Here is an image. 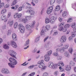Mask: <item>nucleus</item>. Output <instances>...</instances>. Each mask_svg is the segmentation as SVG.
Listing matches in <instances>:
<instances>
[{
  "label": "nucleus",
  "instance_id": "nucleus-64",
  "mask_svg": "<svg viewBox=\"0 0 76 76\" xmlns=\"http://www.w3.org/2000/svg\"><path fill=\"white\" fill-rule=\"evenodd\" d=\"M76 35V34H75V33L72 32V37H75V35Z\"/></svg>",
  "mask_w": 76,
  "mask_h": 76
},
{
  "label": "nucleus",
  "instance_id": "nucleus-61",
  "mask_svg": "<svg viewBox=\"0 0 76 76\" xmlns=\"http://www.w3.org/2000/svg\"><path fill=\"white\" fill-rule=\"evenodd\" d=\"M62 31H63V32H66L67 31V28H66L64 27V28L62 29Z\"/></svg>",
  "mask_w": 76,
  "mask_h": 76
},
{
  "label": "nucleus",
  "instance_id": "nucleus-30",
  "mask_svg": "<svg viewBox=\"0 0 76 76\" xmlns=\"http://www.w3.org/2000/svg\"><path fill=\"white\" fill-rule=\"evenodd\" d=\"M32 1L35 4H38L39 2V0H32Z\"/></svg>",
  "mask_w": 76,
  "mask_h": 76
},
{
  "label": "nucleus",
  "instance_id": "nucleus-39",
  "mask_svg": "<svg viewBox=\"0 0 76 76\" xmlns=\"http://www.w3.org/2000/svg\"><path fill=\"white\" fill-rule=\"evenodd\" d=\"M35 72H34L31 73L30 74H29L28 76H33L35 75Z\"/></svg>",
  "mask_w": 76,
  "mask_h": 76
},
{
  "label": "nucleus",
  "instance_id": "nucleus-58",
  "mask_svg": "<svg viewBox=\"0 0 76 76\" xmlns=\"http://www.w3.org/2000/svg\"><path fill=\"white\" fill-rule=\"evenodd\" d=\"M48 75V73L47 72H45L43 74V76H47Z\"/></svg>",
  "mask_w": 76,
  "mask_h": 76
},
{
  "label": "nucleus",
  "instance_id": "nucleus-28",
  "mask_svg": "<svg viewBox=\"0 0 76 76\" xmlns=\"http://www.w3.org/2000/svg\"><path fill=\"white\" fill-rule=\"evenodd\" d=\"M53 69H56L57 68V65L55 64H53V65L52 66Z\"/></svg>",
  "mask_w": 76,
  "mask_h": 76
},
{
  "label": "nucleus",
  "instance_id": "nucleus-25",
  "mask_svg": "<svg viewBox=\"0 0 76 76\" xmlns=\"http://www.w3.org/2000/svg\"><path fill=\"white\" fill-rule=\"evenodd\" d=\"M50 23V20L48 18H46L45 19V23L47 24Z\"/></svg>",
  "mask_w": 76,
  "mask_h": 76
},
{
  "label": "nucleus",
  "instance_id": "nucleus-37",
  "mask_svg": "<svg viewBox=\"0 0 76 76\" xmlns=\"http://www.w3.org/2000/svg\"><path fill=\"white\" fill-rule=\"evenodd\" d=\"M53 55L54 56L56 57V56H58V52H55L53 53Z\"/></svg>",
  "mask_w": 76,
  "mask_h": 76
},
{
  "label": "nucleus",
  "instance_id": "nucleus-24",
  "mask_svg": "<svg viewBox=\"0 0 76 76\" xmlns=\"http://www.w3.org/2000/svg\"><path fill=\"white\" fill-rule=\"evenodd\" d=\"M69 64L70 66H75V62L73 61H72L70 62L69 63Z\"/></svg>",
  "mask_w": 76,
  "mask_h": 76
},
{
  "label": "nucleus",
  "instance_id": "nucleus-21",
  "mask_svg": "<svg viewBox=\"0 0 76 76\" xmlns=\"http://www.w3.org/2000/svg\"><path fill=\"white\" fill-rule=\"evenodd\" d=\"M3 48H4V49L8 50V49L9 48V46H8L7 45L5 44L4 45Z\"/></svg>",
  "mask_w": 76,
  "mask_h": 76
},
{
  "label": "nucleus",
  "instance_id": "nucleus-38",
  "mask_svg": "<svg viewBox=\"0 0 76 76\" xmlns=\"http://www.w3.org/2000/svg\"><path fill=\"white\" fill-rule=\"evenodd\" d=\"M52 12V11H51V10H50L48 9L47 11V13L48 14V15H49V14H50Z\"/></svg>",
  "mask_w": 76,
  "mask_h": 76
},
{
  "label": "nucleus",
  "instance_id": "nucleus-50",
  "mask_svg": "<svg viewBox=\"0 0 76 76\" xmlns=\"http://www.w3.org/2000/svg\"><path fill=\"white\" fill-rule=\"evenodd\" d=\"M51 11L53 12V6H51L50 7H49V8L48 9Z\"/></svg>",
  "mask_w": 76,
  "mask_h": 76
},
{
  "label": "nucleus",
  "instance_id": "nucleus-18",
  "mask_svg": "<svg viewBox=\"0 0 76 76\" xmlns=\"http://www.w3.org/2000/svg\"><path fill=\"white\" fill-rule=\"evenodd\" d=\"M58 66L63 67V66H64V64H63L62 61H61L58 62Z\"/></svg>",
  "mask_w": 76,
  "mask_h": 76
},
{
  "label": "nucleus",
  "instance_id": "nucleus-36",
  "mask_svg": "<svg viewBox=\"0 0 76 76\" xmlns=\"http://www.w3.org/2000/svg\"><path fill=\"white\" fill-rule=\"evenodd\" d=\"M35 66L34 65H31L28 67V69H33V68H34Z\"/></svg>",
  "mask_w": 76,
  "mask_h": 76
},
{
  "label": "nucleus",
  "instance_id": "nucleus-46",
  "mask_svg": "<svg viewBox=\"0 0 76 76\" xmlns=\"http://www.w3.org/2000/svg\"><path fill=\"white\" fill-rule=\"evenodd\" d=\"M64 28H69L70 27V25L69 24H66L65 26H64Z\"/></svg>",
  "mask_w": 76,
  "mask_h": 76
},
{
  "label": "nucleus",
  "instance_id": "nucleus-16",
  "mask_svg": "<svg viewBox=\"0 0 76 76\" xmlns=\"http://www.w3.org/2000/svg\"><path fill=\"white\" fill-rule=\"evenodd\" d=\"M50 28V26L49 25L46 26L45 28V31H48Z\"/></svg>",
  "mask_w": 76,
  "mask_h": 76
},
{
  "label": "nucleus",
  "instance_id": "nucleus-29",
  "mask_svg": "<svg viewBox=\"0 0 76 76\" xmlns=\"http://www.w3.org/2000/svg\"><path fill=\"white\" fill-rule=\"evenodd\" d=\"M36 22H35V21H33L32 23L31 24V26L32 27L34 26L35 25V23Z\"/></svg>",
  "mask_w": 76,
  "mask_h": 76
},
{
  "label": "nucleus",
  "instance_id": "nucleus-49",
  "mask_svg": "<svg viewBox=\"0 0 76 76\" xmlns=\"http://www.w3.org/2000/svg\"><path fill=\"white\" fill-rule=\"evenodd\" d=\"M13 21H12L10 22L9 26L10 27L12 26H13Z\"/></svg>",
  "mask_w": 76,
  "mask_h": 76
},
{
  "label": "nucleus",
  "instance_id": "nucleus-10",
  "mask_svg": "<svg viewBox=\"0 0 76 76\" xmlns=\"http://www.w3.org/2000/svg\"><path fill=\"white\" fill-rule=\"evenodd\" d=\"M65 69L66 71L69 72V71H70L71 69V67L69 65H67L65 66Z\"/></svg>",
  "mask_w": 76,
  "mask_h": 76
},
{
  "label": "nucleus",
  "instance_id": "nucleus-26",
  "mask_svg": "<svg viewBox=\"0 0 76 76\" xmlns=\"http://www.w3.org/2000/svg\"><path fill=\"white\" fill-rule=\"evenodd\" d=\"M65 56L66 57H68V56H69V53L68 52H65L64 54Z\"/></svg>",
  "mask_w": 76,
  "mask_h": 76
},
{
  "label": "nucleus",
  "instance_id": "nucleus-55",
  "mask_svg": "<svg viewBox=\"0 0 76 76\" xmlns=\"http://www.w3.org/2000/svg\"><path fill=\"white\" fill-rule=\"evenodd\" d=\"M14 18H18V13H15L14 14Z\"/></svg>",
  "mask_w": 76,
  "mask_h": 76
},
{
  "label": "nucleus",
  "instance_id": "nucleus-14",
  "mask_svg": "<svg viewBox=\"0 0 76 76\" xmlns=\"http://www.w3.org/2000/svg\"><path fill=\"white\" fill-rule=\"evenodd\" d=\"M12 38L14 41L17 40V36L15 34H13L12 35Z\"/></svg>",
  "mask_w": 76,
  "mask_h": 76
},
{
  "label": "nucleus",
  "instance_id": "nucleus-19",
  "mask_svg": "<svg viewBox=\"0 0 76 76\" xmlns=\"http://www.w3.org/2000/svg\"><path fill=\"white\" fill-rule=\"evenodd\" d=\"M53 62H49L48 63V67H50V68H51V67H52L53 66Z\"/></svg>",
  "mask_w": 76,
  "mask_h": 76
},
{
  "label": "nucleus",
  "instance_id": "nucleus-42",
  "mask_svg": "<svg viewBox=\"0 0 76 76\" xmlns=\"http://www.w3.org/2000/svg\"><path fill=\"white\" fill-rule=\"evenodd\" d=\"M52 53V51L51 50L47 52V55H48V56H50V55Z\"/></svg>",
  "mask_w": 76,
  "mask_h": 76
},
{
  "label": "nucleus",
  "instance_id": "nucleus-5",
  "mask_svg": "<svg viewBox=\"0 0 76 76\" xmlns=\"http://www.w3.org/2000/svg\"><path fill=\"white\" fill-rule=\"evenodd\" d=\"M64 25V22H62L58 25L59 28H58V29L59 31H62Z\"/></svg>",
  "mask_w": 76,
  "mask_h": 76
},
{
  "label": "nucleus",
  "instance_id": "nucleus-6",
  "mask_svg": "<svg viewBox=\"0 0 76 76\" xmlns=\"http://www.w3.org/2000/svg\"><path fill=\"white\" fill-rule=\"evenodd\" d=\"M11 45L12 47L14 48H16V47H17V45L15 42L12 41H11Z\"/></svg>",
  "mask_w": 76,
  "mask_h": 76
},
{
  "label": "nucleus",
  "instance_id": "nucleus-23",
  "mask_svg": "<svg viewBox=\"0 0 76 76\" xmlns=\"http://www.w3.org/2000/svg\"><path fill=\"white\" fill-rule=\"evenodd\" d=\"M60 7L59 5L57 6L55 8V11H58L60 10Z\"/></svg>",
  "mask_w": 76,
  "mask_h": 76
},
{
  "label": "nucleus",
  "instance_id": "nucleus-20",
  "mask_svg": "<svg viewBox=\"0 0 76 76\" xmlns=\"http://www.w3.org/2000/svg\"><path fill=\"white\" fill-rule=\"evenodd\" d=\"M65 51V48H62L60 49V53H63Z\"/></svg>",
  "mask_w": 76,
  "mask_h": 76
},
{
  "label": "nucleus",
  "instance_id": "nucleus-44",
  "mask_svg": "<svg viewBox=\"0 0 76 76\" xmlns=\"http://www.w3.org/2000/svg\"><path fill=\"white\" fill-rule=\"evenodd\" d=\"M60 41L61 42L64 43L66 41L63 39L62 37H61L60 39Z\"/></svg>",
  "mask_w": 76,
  "mask_h": 76
},
{
  "label": "nucleus",
  "instance_id": "nucleus-43",
  "mask_svg": "<svg viewBox=\"0 0 76 76\" xmlns=\"http://www.w3.org/2000/svg\"><path fill=\"white\" fill-rule=\"evenodd\" d=\"M44 34V30L42 29L40 33V35H43Z\"/></svg>",
  "mask_w": 76,
  "mask_h": 76
},
{
  "label": "nucleus",
  "instance_id": "nucleus-45",
  "mask_svg": "<svg viewBox=\"0 0 76 76\" xmlns=\"http://www.w3.org/2000/svg\"><path fill=\"white\" fill-rule=\"evenodd\" d=\"M73 50L72 49V48H70L69 49V51L71 54H72V52H73Z\"/></svg>",
  "mask_w": 76,
  "mask_h": 76
},
{
  "label": "nucleus",
  "instance_id": "nucleus-47",
  "mask_svg": "<svg viewBox=\"0 0 76 76\" xmlns=\"http://www.w3.org/2000/svg\"><path fill=\"white\" fill-rule=\"evenodd\" d=\"M17 26H18V23L15 22V24L14 26V28H17Z\"/></svg>",
  "mask_w": 76,
  "mask_h": 76
},
{
  "label": "nucleus",
  "instance_id": "nucleus-15",
  "mask_svg": "<svg viewBox=\"0 0 76 76\" xmlns=\"http://www.w3.org/2000/svg\"><path fill=\"white\" fill-rule=\"evenodd\" d=\"M26 28L27 30H28V31H30V29H31V28H32V27L30 25H29L28 24L26 26Z\"/></svg>",
  "mask_w": 76,
  "mask_h": 76
},
{
  "label": "nucleus",
  "instance_id": "nucleus-53",
  "mask_svg": "<svg viewBox=\"0 0 76 76\" xmlns=\"http://www.w3.org/2000/svg\"><path fill=\"white\" fill-rule=\"evenodd\" d=\"M26 62H24V63H23V64H21V66H27V65H28V63L27 64H26Z\"/></svg>",
  "mask_w": 76,
  "mask_h": 76
},
{
  "label": "nucleus",
  "instance_id": "nucleus-62",
  "mask_svg": "<svg viewBox=\"0 0 76 76\" xmlns=\"http://www.w3.org/2000/svg\"><path fill=\"white\" fill-rule=\"evenodd\" d=\"M69 41H71L72 40H73V37L72 36L70 37L69 38Z\"/></svg>",
  "mask_w": 76,
  "mask_h": 76
},
{
  "label": "nucleus",
  "instance_id": "nucleus-51",
  "mask_svg": "<svg viewBox=\"0 0 76 76\" xmlns=\"http://www.w3.org/2000/svg\"><path fill=\"white\" fill-rule=\"evenodd\" d=\"M12 31L10 30H9L8 31V33H7V35H10V34H11Z\"/></svg>",
  "mask_w": 76,
  "mask_h": 76
},
{
  "label": "nucleus",
  "instance_id": "nucleus-34",
  "mask_svg": "<svg viewBox=\"0 0 76 76\" xmlns=\"http://www.w3.org/2000/svg\"><path fill=\"white\" fill-rule=\"evenodd\" d=\"M55 1H56V0H51L50 1V4L52 5V4H53L55 3Z\"/></svg>",
  "mask_w": 76,
  "mask_h": 76
},
{
  "label": "nucleus",
  "instance_id": "nucleus-8",
  "mask_svg": "<svg viewBox=\"0 0 76 76\" xmlns=\"http://www.w3.org/2000/svg\"><path fill=\"white\" fill-rule=\"evenodd\" d=\"M44 66V64H39V68H41L42 69V70H44L45 69V67L44 66L43 68V67Z\"/></svg>",
  "mask_w": 76,
  "mask_h": 76
},
{
  "label": "nucleus",
  "instance_id": "nucleus-41",
  "mask_svg": "<svg viewBox=\"0 0 76 76\" xmlns=\"http://www.w3.org/2000/svg\"><path fill=\"white\" fill-rule=\"evenodd\" d=\"M39 37H37L34 41V42H37L38 41H39Z\"/></svg>",
  "mask_w": 76,
  "mask_h": 76
},
{
  "label": "nucleus",
  "instance_id": "nucleus-31",
  "mask_svg": "<svg viewBox=\"0 0 76 76\" xmlns=\"http://www.w3.org/2000/svg\"><path fill=\"white\" fill-rule=\"evenodd\" d=\"M6 9H3L1 11V14H4V13H5L6 12Z\"/></svg>",
  "mask_w": 76,
  "mask_h": 76
},
{
  "label": "nucleus",
  "instance_id": "nucleus-17",
  "mask_svg": "<svg viewBox=\"0 0 76 76\" xmlns=\"http://www.w3.org/2000/svg\"><path fill=\"white\" fill-rule=\"evenodd\" d=\"M67 12L66 11H65L62 13V16L64 18H66L67 16Z\"/></svg>",
  "mask_w": 76,
  "mask_h": 76
},
{
  "label": "nucleus",
  "instance_id": "nucleus-2",
  "mask_svg": "<svg viewBox=\"0 0 76 76\" xmlns=\"http://www.w3.org/2000/svg\"><path fill=\"white\" fill-rule=\"evenodd\" d=\"M18 26L19 27V30L20 32L22 33H24L25 30V27L23 26L22 24H20Z\"/></svg>",
  "mask_w": 76,
  "mask_h": 76
},
{
  "label": "nucleus",
  "instance_id": "nucleus-9",
  "mask_svg": "<svg viewBox=\"0 0 76 76\" xmlns=\"http://www.w3.org/2000/svg\"><path fill=\"white\" fill-rule=\"evenodd\" d=\"M56 18L54 16L52 17L51 18V20L50 21V22L51 24H53L55 23V20Z\"/></svg>",
  "mask_w": 76,
  "mask_h": 76
},
{
  "label": "nucleus",
  "instance_id": "nucleus-57",
  "mask_svg": "<svg viewBox=\"0 0 76 76\" xmlns=\"http://www.w3.org/2000/svg\"><path fill=\"white\" fill-rule=\"evenodd\" d=\"M62 1H63V0H57V2L58 3H62Z\"/></svg>",
  "mask_w": 76,
  "mask_h": 76
},
{
  "label": "nucleus",
  "instance_id": "nucleus-33",
  "mask_svg": "<svg viewBox=\"0 0 76 76\" xmlns=\"http://www.w3.org/2000/svg\"><path fill=\"white\" fill-rule=\"evenodd\" d=\"M59 74V72L58 71H56L54 72L55 76H57Z\"/></svg>",
  "mask_w": 76,
  "mask_h": 76
},
{
  "label": "nucleus",
  "instance_id": "nucleus-32",
  "mask_svg": "<svg viewBox=\"0 0 76 76\" xmlns=\"http://www.w3.org/2000/svg\"><path fill=\"white\" fill-rule=\"evenodd\" d=\"M44 62V60H42L40 61H39L38 63V64H44L43 62Z\"/></svg>",
  "mask_w": 76,
  "mask_h": 76
},
{
  "label": "nucleus",
  "instance_id": "nucleus-63",
  "mask_svg": "<svg viewBox=\"0 0 76 76\" xmlns=\"http://www.w3.org/2000/svg\"><path fill=\"white\" fill-rule=\"evenodd\" d=\"M9 6H10L9 4H6L5 5V8H8V7H9Z\"/></svg>",
  "mask_w": 76,
  "mask_h": 76
},
{
  "label": "nucleus",
  "instance_id": "nucleus-40",
  "mask_svg": "<svg viewBox=\"0 0 76 76\" xmlns=\"http://www.w3.org/2000/svg\"><path fill=\"white\" fill-rule=\"evenodd\" d=\"M33 17H31L30 16H27L26 17V18L27 19V20H29V19H31V18H32Z\"/></svg>",
  "mask_w": 76,
  "mask_h": 76
},
{
  "label": "nucleus",
  "instance_id": "nucleus-59",
  "mask_svg": "<svg viewBox=\"0 0 76 76\" xmlns=\"http://www.w3.org/2000/svg\"><path fill=\"white\" fill-rule=\"evenodd\" d=\"M22 20L23 22H24V23H25V22H26L28 21V20H27V19H26V18L23 19Z\"/></svg>",
  "mask_w": 76,
  "mask_h": 76
},
{
  "label": "nucleus",
  "instance_id": "nucleus-3",
  "mask_svg": "<svg viewBox=\"0 0 76 76\" xmlns=\"http://www.w3.org/2000/svg\"><path fill=\"white\" fill-rule=\"evenodd\" d=\"M8 53L10 55V56L14 58H16V53L15 52V51L12 50H10L9 51Z\"/></svg>",
  "mask_w": 76,
  "mask_h": 76
},
{
  "label": "nucleus",
  "instance_id": "nucleus-4",
  "mask_svg": "<svg viewBox=\"0 0 76 76\" xmlns=\"http://www.w3.org/2000/svg\"><path fill=\"white\" fill-rule=\"evenodd\" d=\"M1 72L4 74H8L9 73V71L8 69L4 68L1 69Z\"/></svg>",
  "mask_w": 76,
  "mask_h": 76
},
{
  "label": "nucleus",
  "instance_id": "nucleus-1",
  "mask_svg": "<svg viewBox=\"0 0 76 76\" xmlns=\"http://www.w3.org/2000/svg\"><path fill=\"white\" fill-rule=\"evenodd\" d=\"M9 61L10 63H9L8 65L11 68H14L15 65H16L18 63V62H17L16 60L13 58H10Z\"/></svg>",
  "mask_w": 76,
  "mask_h": 76
},
{
  "label": "nucleus",
  "instance_id": "nucleus-13",
  "mask_svg": "<svg viewBox=\"0 0 76 76\" xmlns=\"http://www.w3.org/2000/svg\"><path fill=\"white\" fill-rule=\"evenodd\" d=\"M76 23H74L71 26L72 28H73V30L74 32H76Z\"/></svg>",
  "mask_w": 76,
  "mask_h": 76
},
{
  "label": "nucleus",
  "instance_id": "nucleus-56",
  "mask_svg": "<svg viewBox=\"0 0 76 76\" xmlns=\"http://www.w3.org/2000/svg\"><path fill=\"white\" fill-rule=\"evenodd\" d=\"M22 10V7H20L18 9V11L19 12V11H21Z\"/></svg>",
  "mask_w": 76,
  "mask_h": 76
},
{
  "label": "nucleus",
  "instance_id": "nucleus-11",
  "mask_svg": "<svg viewBox=\"0 0 76 76\" xmlns=\"http://www.w3.org/2000/svg\"><path fill=\"white\" fill-rule=\"evenodd\" d=\"M50 56H49L45 55V60L46 61H48L50 60Z\"/></svg>",
  "mask_w": 76,
  "mask_h": 76
},
{
  "label": "nucleus",
  "instance_id": "nucleus-7",
  "mask_svg": "<svg viewBox=\"0 0 76 76\" xmlns=\"http://www.w3.org/2000/svg\"><path fill=\"white\" fill-rule=\"evenodd\" d=\"M35 13V11L33 10H30V14L31 17H34L35 15L34 14Z\"/></svg>",
  "mask_w": 76,
  "mask_h": 76
},
{
  "label": "nucleus",
  "instance_id": "nucleus-48",
  "mask_svg": "<svg viewBox=\"0 0 76 76\" xmlns=\"http://www.w3.org/2000/svg\"><path fill=\"white\" fill-rule=\"evenodd\" d=\"M61 38L63 39H64V40L65 41H66V36H63Z\"/></svg>",
  "mask_w": 76,
  "mask_h": 76
},
{
  "label": "nucleus",
  "instance_id": "nucleus-22",
  "mask_svg": "<svg viewBox=\"0 0 76 76\" xmlns=\"http://www.w3.org/2000/svg\"><path fill=\"white\" fill-rule=\"evenodd\" d=\"M16 2H17V1L16 0H14L13 1L11 4V6H15V5L16 4Z\"/></svg>",
  "mask_w": 76,
  "mask_h": 76
},
{
  "label": "nucleus",
  "instance_id": "nucleus-35",
  "mask_svg": "<svg viewBox=\"0 0 76 76\" xmlns=\"http://www.w3.org/2000/svg\"><path fill=\"white\" fill-rule=\"evenodd\" d=\"M62 58V57L61 56H57V58L58 60H61V58Z\"/></svg>",
  "mask_w": 76,
  "mask_h": 76
},
{
  "label": "nucleus",
  "instance_id": "nucleus-12",
  "mask_svg": "<svg viewBox=\"0 0 76 76\" xmlns=\"http://www.w3.org/2000/svg\"><path fill=\"white\" fill-rule=\"evenodd\" d=\"M1 20H4L5 22H7V20L6 19V16L4 15H3L1 16Z\"/></svg>",
  "mask_w": 76,
  "mask_h": 76
},
{
  "label": "nucleus",
  "instance_id": "nucleus-54",
  "mask_svg": "<svg viewBox=\"0 0 76 76\" xmlns=\"http://www.w3.org/2000/svg\"><path fill=\"white\" fill-rule=\"evenodd\" d=\"M72 22V18H70L68 19L67 20V22Z\"/></svg>",
  "mask_w": 76,
  "mask_h": 76
},
{
  "label": "nucleus",
  "instance_id": "nucleus-60",
  "mask_svg": "<svg viewBox=\"0 0 76 76\" xmlns=\"http://www.w3.org/2000/svg\"><path fill=\"white\" fill-rule=\"evenodd\" d=\"M4 3L3 2L1 3L0 4L1 8V7H3V6H4Z\"/></svg>",
  "mask_w": 76,
  "mask_h": 76
},
{
  "label": "nucleus",
  "instance_id": "nucleus-52",
  "mask_svg": "<svg viewBox=\"0 0 76 76\" xmlns=\"http://www.w3.org/2000/svg\"><path fill=\"white\" fill-rule=\"evenodd\" d=\"M22 16V14H17V18L18 19V18H20Z\"/></svg>",
  "mask_w": 76,
  "mask_h": 76
},
{
  "label": "nucleus",
  "instance_id": "nucleus-27",
  "mask_svg": "<svg viewBox=\"0 0 76 76\" xmlns=\"http://www.w3.org/2000/svg\"><path fill=\"white\" fill-rule=\"evenodd\" d=\"M29 40L28 39L26 42L24 44V46H26L28 45H29Z\"/></svg>",
  "mask_w": 76,
  "mask_h": 76
}]
</instances>
